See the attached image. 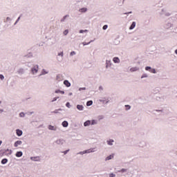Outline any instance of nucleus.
<instances>
[{"label": "nucleus", "mask_w": 177, "mask_h": 177, "mask_svg": "<svg viewBox=\"0 0 177 177\" xmlns=\"http://www.w3.org/2000/svg\"><path fill=\"white\" fill-rule=\"evenodd\" d=\"M68 34V30H66L64 32V35H67Z\"/></svg>", "instance_id": "obj_25"}, {"label": "nucleus", "mask_w": 177, "mask_h": 177, "mask_svg": "<svg viewBox=\"0 0 177 177\" xmlns=\"http://www.w3.org/2000/svg\"><path fill=\"white\" fill-rule=\"evenodd\" d=\"M136 26V22H133L132 24L131 25L129 30H133L134 27Z\"/></svg>", "instance_id": "obj_11"}, {"label": "nucleus", "mask_w": 177, "mask_h": 177, "mask_svg": "<svg viewBox=\"0 0 177 177\" xmlns=\"http://www.w3.org/2000/svg\"><path fill=\"white\" fill-rule=\"evenodd\" d=\"M113 142H114V140H110L107 141L108 145H109L110 146H111L113 145Z\"/></svg>", "instance_id": "obj_18"}, {"label": "nucleus", "mask_w": 177, "mask_h": 177, "mask_svg": "<svg viewBox=\"0 0 177 177\" xmlns=\"http://www.w3.org/2000/svg\"><path fill=\"white\" fill-rule=\"evenodd\" d=\"M6 153H7V154L10 155V154H12V150H10V149H6Z\"/></svg>", "instance_id": "obj_19"}, {"label": "nucleus", "mask_w": 177, "mask_h": 177, "mask_svg": "<svg viewBox=\"0 0 177 177\" xmlns=\"http://www.w3.org/2000/svg\"><path fill=\"white\" fill-rule=\"evenodd\" d=\"M89 44H91V41H89L88 43H86V42H83V45L84 46H85V45H89Z\"/></svg>", "instance_id": "obj_27"}, {"label": "nucleus", "mask_w": 177, "mask_h": 177, "mask_svg": "<svg viewBox=\"0 0 177 177\" xmlns=\"http://www.w3.org/2000/svg\"><path fill=\"white\" fill-rule=\"evenodd\" d=\"M19 117H24V113H23V112L20 113Z\"/></svg>", "instance_id": "obj_30"}, {"label": "nucleus", "mask_w": 177, "mask_h": 177, "mask_svg": "<svg viewBox=\"0 0 177 177\" xmlns=\"http://www.w3.org/2000/svg\"><path fill=\"white\" fill-rule=\"evenodd\" d=\"M3 78H5V77H3V75H0V79L3 80Z\"/></svg>", "instance_id": "obj_36"}, {"label": "nucleus", "mask_w": 177, "mask_h": 177, "mask_svg": "<svg viewBox=\"0 0 177 177\" xmlns=\"http://www.w3.org/2000/svg\"><path fill=\"white\" fill-rule=\"evenodd\" d=\"M58 56H62V57H63V52L59 53L58 54Z\"/></svg>", "instance_id": "obj_35"}, {"label": "nucleus", "mask_w": 177, "mask_h": 177, "mask_svg": "<svg viewBox=\"0 0 177 177\" xmlns=\"http://www.w3.org/2000/svg\"><path fill=\"white\" fill-rule=\"evenodd\" d=\"M107 25H104V26H103V30H107Z\"/></svg>", "instance_id": "obj_32"}, {"label": "nucleus", "mask_w": 177, "mask_h": 177, "mask_svg": "<svg viewBox=\"0 0 177 177\" xmlns=\"http://www.w3.org/2000/svg\"><path fill=\"white\" fill-rule=\"evenodd\" d=\"M106 103H109V101H106Z\"/></svg>", "instance_id": "obj_47"}, {"label": "nucleus", "mask_w": 177, "mask_h": 177, "mask_svg": "<svg viewBox=\"0 0 177 177\" xmlns=\"http://www.w3.org/2000/svg\"><path fill=\"white\" fill-rule=\"evenodd\" d=\"M21 156H23V152L21 151H17L16 153V157H21Z\"/></svg>", "instance_id": "obj_13"}, {"label": "nucleus", "mask_w": 177, "mask_h": 177, "mask_svg": "<svg viewBox=\"0 0 177 177\" xmlns=\"http://www.w3.org/2000/svg\"><path fill=\"white\" fill-rule=\"evenodd\" d=\"M5 155V152L2 150H0V157H3Z\"/></svg>", "instance_id": "obj_20"}, {"label": "nucleus", "mask_w": 177, "mask_h": 177, "mask_svg": "<svg viewBox=\"0 0 177 177\" xmlns=\"http://www.w3.org/2000/svg\"><path fill=\"white\" fill-rule=\"evenodd\" d=\"M175 53H176V55H177V49L175 50Z\"/></svg>", "instance_id": "obj_43"}, {"label": "nucleus", "mask_w": 177, "mask_h": 177, "mask_svg": "<svg viewBox=\"0 0 177 177\" xmlns=\"http://www.w3.org/2000/svg\"><path fill=\"white\" fill-rule=\"evenodd\" d=\"M7 162H8V159L7 158H3L1 160V164H3V165L6 164Z\"/></svg>", "instance_id": "obj_17"}, {"label": "nucleus", "mask_w": 177, "mask_h": 177, "mask_svg": "<svg viewBox=\"0 0 177 177\" xmlns=\"http://www.w3.org/2000/svg\"><path fill=\"white\" fill-rule=\"evenodd\" d=\"M66 107H68L70 109V102H67L66 104Z\"/></svg>", "instance_id": "obj_33"}, {"label": "nucleus", "mask_w": 177, "mask_h": 177, "mask_svg": "<svg viewBox=\"0 0 177 177\" xmlns=\"http://www.w3.org/2000/svg\"><path fill=\"white\" fill-rule=\"evenodd\" d=\"M126 107V110H129V109H131V106L129 105H125Z\"/></svg>", "instance_id": "obj_26"}, {"label": "nucleus", "mask_w": 177, "mask_h": 177, "mask_svg": "<svg viewBox=\"0 0 177 177\" xmlns=\"http://www.w3.org/2000/svg\"><path fill=\"white\" fill-rule=\"evenodd\" d=\"M82 89H83V91H85V89H86V88L84 87V88H83Z\"/></svg>", "instance_id": "obj_44"}, {"label": "nucleus", "mask_w": 177, "mask_h": 177, "mask_svg": "<svg viewBox=\"0 0 177 177\" xmlns=\"http://www.w3.org/2000/svg\"><path fill=\"white\" fill-rule=\"evenodd\" d=\"M113 60L114 63H120V58H118V57H114L113 59Z\"/></svg>", "instance_id": "obj_15"}, {"label": "nucleus", "mask_w": 177, "mask_h": 177, "mask_svg": "<svg viewBox=\"0 0 177 177\" xmlns=\"http://www.w3.org/2000/svg\"><path fill=\"white\" fill-rule=\"evenodd\" d=\"M66 17H67V15L64 17V19L61 20V21H64V20H66Z\"/></svg>", "instance_id": "obj_37"}, {"label": "nucleus", "mask_w": 177, "mask_h": 177, "mask_svg": "<svg viewBox=\"0 0 177 177\" xmlns=\"http://www.w3.org/2000/svg\"><path fill=\"white\" fill-rule=\"evenodd\" d=\"M22 142L21 140H17L15 142L14 146L15 147H17L18 146H20L21 145Z\"/></svg>", "instance_id": "obj_4"}, {"label": "nucleus", "mask_w": 177, "mask_h": 177, "mask_svg": "<svg viewBox=\"0 0 177 177\" xmlns=\"http://www.w3.org/2000/svg\"><path fill=\"white\" fill-rule=\"evenodd\" d=\"M91 125H95V124H97V122H96V120H93L91 122Z\"/></svg>", "instance_id": "obj_24"}, {"label": "nucleus", "mask_w": 177, "mask_h": 177, "mask_svg": "<svg viewBox=\"0 0 177 177\" xmlns=\"http://www.w3.org/2000/svg\"><path fill=\"white\" fill-rule=\"evenodd\" d=\"M57 99H59V97H54L53 100H52V102H56V100H57Z\"/></svg>", "instance_id": "obj_31"}, {"label": "nucleus", "mask_w": 177, "mask_h": 177, "mask_svg": "<svg viewBox=\"0 0 177 177\" xmlns=\"http://www.w3.org/2000/svg\"><path fill=\"white\" fill-rule=\"evenodd\" d=\"M109 177H115V174L111 173L109 174Z\"/></svg>", "instance_id": "obj_29"}, {"label": "nucleus", "mask_w": 177, "mask_h": 177, "mask_svg": "<svg viewBox=\"0 0 177 177\" xmlns=\"http://www.w3.org/2000/svg\"><path fill=\"white\" fill-rule=\"evenodd\" d=\"M16 133H17V136H21V135H23V131L20 129H17Z\"/></svg>", "instance_id": "obj_3"}, {"label": "nucleus", "mask_w": 177, "mask_h": 177, "mask_svg": "<svg viewBox=\"0 0 177 177\" xmlns=\"http://www.w3.org/2000/svg\"><path fill=\"white\" fill-rule=\"evenodd\" d=\"M59 91H56L55 93H59Z\"/></svg>", "instance_id": "obj_40"}, {"label": "nucleus", "mask_w": 177, "mask_h": 177, "mask_svg": "<svg viewBox=\"0 0 177 177\" xmlns=\"http://www.w3.org/2000/svg\"><path fill=\"white\" fill-rule=\"evenodd\" d=\"M152 73H153L154 74H156V69H153V70H152Z\"/></svg>", "instance_id": "obj_39"}, {"label": "nucleus", "mask_w": 177, "mask_h": 177, "mask_svg": "<svg viewBox=\"0 0 177 177\" xmlns=\"http://www.w3.org/2000/svg\"><path fill=\"white\" fill-rule=\"evenodd\" d=\"M93 104V102L92 100L88 101L86 102V106H92Z\"/></svg>", "instance_id": "obj_16"}, {"label": "nucleus", "mask_w": 177, "mask_h": 177, "mask_svg": "<svg viewBox=\"0 0 177 177\" xmlns=\"http://www.w3.org/2000/svg\"><path fill=\"white\" fill-rule=\"evenodd\" d=\"M64 84L65 86H67V88H69V86H71V84L70 83V82H68V80H64Z\"/></svg>", "instance_id": "obj_2"}, {"label": "nucleus", "mask_w": 177, "mask_h": 177, "mask_svg": "<svg viewBox=\"0 0 177 177\" xmlns=\"http://www.w3.org/2000/svg\"><path fill=\"white\" fill-rule=\"evenodd\" d=\"M48 129H50V131H53V129H55V127H53L52 125H49L48 126Z\"/></svg>", "instance_id": "obj_22"}, {"label": "nucleus", "mask_w": 177, "mask_h": 177, "mask_svg": "<svg viewBox=\"0 0 177 177\" xmlns=\"http://www.w3.org/2000/svg\"><path fill=\"white\" fill-rule=\"evenodd\" d=\"M60 93L64 94V91H60Z\"/></svg>", "instance_id": "obj_41"}, {"label": "nucleus", "mask_w": 177, "mask_h": 177, "mask_svg": "<svg viewBox=\"0 0 177 177\" xmlns=\"http://www.w3.org/2000/svg\"><path fill=\"white\" fill-rule=\"evenodd\" d=\"M30 159H31L32 161H39V160H40L39 156L31 157Z\"/></svg>", "instance_id": "obj_6"}, {"label": "nucleus", "mask_w": 177, "mask_h": 177, "mask_svg": "<svg viewBox=\"0 0 177 177\" xmlns=\"http://www.w3.org/2000/svg\"><path fill=\"white\" fill-rule=\"evenodd\" d=\"M84 125L85 127H89V125H91V120H87V121H86V122L84 123Z\"/></svg>", "instance_id": "obj_10"}, {"label": "nucleus", "mask_w": 177, "mask_h": 177, "mask_svg": "<svg viewBox=\"0 0 177 177\" xmlns=\"http://www.w3.org/2000/svg\"><path fill=\"white\" fill-rule=\"evenodd\" d=\"M124 171H125V169H122V172H124Z\"/></svg>", "instance_id": "obj_42"}, {"label": "nucleus", "mask_w": 177, "mask_h": 177, "mask_svg": "<svg viewBox=\"0 0 177 177\" xmlns=\"http://www.w3.org/2000/svg\"><path fill=\"white\" fill-rule=\"evenodd\" d=\"M1 145H2V141H0V146H1Z\"/></svg>", "instance_id": "obj_45"}, {"label": "nucleus", "mask_w": 177, "mask_h": 177, "mask_svg": "<svg viewBox=\"0 0 177 177\" xmlns=\"http://www.w3.org/2000/svg\"><path fill=\"white\" fill-rule=\"evenodd\" d=\"M138 70H139V68H138V67H133V68H131L130 69V71H131V73H133V71H138Z\"/></svg>", "instance_id": "obj_12"}, {"label": "nucleus", "mask_w": 177, "mask_h": 177, "mask_svg": "<svg viewBox=\"0 0 177 177\" xmlns=\"http://www.w3.org/2000/svg\"><path fill=\"white\" fill-rule=\"evenodd\" d=\"M75 55V52L73 51V52L71 53V56H73V55Z\"/></svg>", "instance_id": "obj_34"}, {"label": "nucleus", "mask_w": 177, "mask_h": 177, "mask_svg": "<svg viewBox=\"0 0 177 177\" xmlns=\"http://www.w3.org/2000/svg\"><path fill=\"white\" fill-rule=\"evenodd\" d=\"M80 12H86V8H81V9L80 10Z\"/></svg>", "instance_id": "obj_21"}, {"label": "nucleus", "mask_w": 177, "mask_h": 177, "mask_svg": "<svg viewBox=\"0 0 177 177\" xmlns=\"http://www.w3.org/2000/svg\"><path fill=\"white\" fill-rule=\"evenodd\" d=\"M112 158H114V155H110L108 157H106V161H109V160H111Z\"/></svg>", "instance_id": "obj_14"}, {"label": "nucleus", "mask_w": 177, "mask_h": 177, "mask_svg": "<svg viewBox=\"0 0 177 177\" xmlns=\"http://www.w3.org/2000/svg\"><path fill=\"white\" fill-rule=\"evenodd\" d=\"M151 68L149 67V66H147V67L145 68V70H146L147 71H149V70H151Z\"/></svg>", "instance_id": "obj_28"}, {"label": "nucleus", "mask_w": 177, "mask_h": 177, "mask_svg": "<svg viewBox=\"0 0 177 177\" xmlns=\"http://www.w3.org/2000/svg\"><path fill=\"white\" fill-rule=\"evenodd\" d=\"M95 150L93 149H87L86 151H84L83 152H80V154H86V153H93Z\"/></svg>", "instance_id": "obj_1"}, {"label": "nucleus", "mask_w": 177, "mask_h": 177, "mask_svg": "<svg viewBox=\"0 0 177 177\" xmlns=\"http://www.w3.org/2000/svg\"><path fill=\"white\" fill-rule=\"evenodd\" d=\"M84 32H88V30H80V34H82V33H84Z\"/></svg>", "instance_id": "obj_23"}, {"label": "nucleus", "mask_w": 177, "mask_h": 177, "mask_svg": "<svg viewBox=\"0 0 177 177\" xmlns=\"http://www.w3.org/2000/svg\"><path fill=\"white\" fill-rule=\"evenodd\" d=\"M111 66V62L109 61V60H106V68H109V67H110Z\"/></svg>", "instance_id": "obj_5"}, {"label": "nucleus", "mask_w": 177, "mask_h": 177, "mask_svg": "<svg viewBox=\"0 0 177 177\" xmlns=\"http://www.w3.org/2000/svg\"><path fill=\"white\" fill-rule=\"evenodd\" d=\"M62 126L64 127V128H67L68 127V122L67 121H64L62 122Z\"/></svg>", "instance_id": "obj_8"}, {"label": "nucleus", "mask_w": 177, "mask_h": 177, "mask_svg": "<svg viewBox=\"0 0 177 177\" xmlns=\"http://www.w3.org/2000/svg\"><path fill=\"white\" fill-rule=\"evenodd\" d=\"M77 110H80V111H82V110H84V106L78 104L77 105Z\"/></svg>", "instance_id": "obj_7"}, {"label": "nucleus", "mask_w": 177, "mask_h": 177, "mask_svg": "<svg viewBox=\"0 0 177 177\" xmlns=\"http://www.w3.org/2000/svg\"><path fill=\"white\" fill-rule=\"evenodd\" d=\"M19 20H20V17L18 18L17 21H19Z\"/></svg>", "instance_id": "obj_46"}, {"label": "nucleus", "mask_w": 177, "mask_h": 177, "mask_svg": "<svg viewBox=\"0 0 177 177\" xmlns=\"http://www.w3.org/2000/svg\"><path fill=\"white\" fill-rule=\"evenodd\" d=\"M32 73H38V66H34V68L32 69Z\"/></svg>", "instance_id": "obj_9"}, {"label": "nucleus", "mask_w": 177, "mask_h": 177, "mask_svg": "<svg viewBox=\"0 0 177 177\" xmlns=\"http://www.w3.org/2000/svg\"><path fill=\"white\" fill-rule=\"evenodd\" d=\"M69 150H66L65 151H64V154H66V153H68Z\"/></svg>", "instance_id": "obj_38"}]
</instances>
